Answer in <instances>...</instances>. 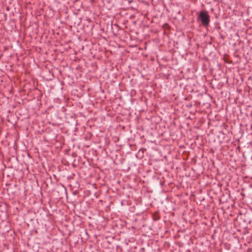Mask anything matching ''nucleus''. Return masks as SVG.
Returning <instances> with one entry per match:
<instances>
[{
	"mask_svg": "<svg viewBox=\"0 0 252 252\" xmlns=\"http://www.w3.org/2000/svg\"><path fill=\"white\" fill-rule=\"evenodd\" d=\"M197 21L200 22L203 27H207L210 23V16L207 11H201L197 17Z\"/></svg>",
	"mask_w": 252,
	"mask_h": 252,
	"instance_id": "f257e3e1",
	"label": "nucleus"
},
{
	"mask_svg": "<svg viewBox=\"0 0 252 252\" xmlns=\"http://www.w3.org/2000/svg\"><path fill=\"white\" fill-rule=\"evenodd\" d=\"M67 221H62V224H63L64 226L67 227L68 224H66V222Z\"/></svg>",
	"mask_w": 252,
	"mask_h": 252,
	"instance_id": "f03ea898",
	"label": "nucleus"
}]
</instances>
